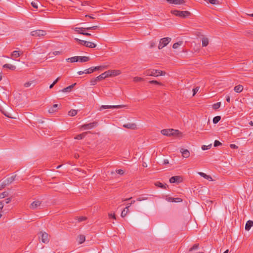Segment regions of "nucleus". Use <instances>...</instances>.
Segmentation results:
<instances>
[{
    "label": "nucleus",
    "mask_w": 253,
    "mask_h": 253,
    "mask_svg": "<svg viewBox=\"0 0 253 253\" xmlns=\"http://www.w3.org/2000/svg\"><path fill=\"white\" fill-rule=\"evenodd\" d=\"M77 110H74V109L70 110L68 112V115L70 116H72V117L75 116V115H77Z\"/></svg>",
    "instance_id": "32"
},
{
    "label": "nucleus",
    "mask_w": 253,
    "mask_h": 253,
    "mask_svg": "<svg viewBox=\"0 0 253 253\" xmlns=\"http://www.w3.org/2000/svg\"><path fill=\"white\" fill-rule=\"evenodd\" d=\"M80 157L79 155L78 154H74V157L76 158V159H78Z\"/></svg>",
    "instance_id": "63"
},
{
    "label": "nucleus",
    "mask_w": 253,
    "mask_h": 253,
    "mask_svg": "<svg viewBox=\"0 0 253 253\" xmlns=\"http://www.w3.org/2000/svg\"><path fill=\"white\" fill-rule=\"evenodd\" d=\"M171 13L181 18H185L190 15L191 13L188 11H179L177 10H171Z\"/></svg>",
    "instance_id": "3"
},
{
    "label": "nucleus",
    "mask_w": 253,
    "mask_h": 253,
    "mask_svg": "<svg viewBox=\"0 0 253 253\" xmlns=\"http://www.w3.org/2000/svg\"><path fill=\"white\" fill-rule=\"evenodd\" d=\"M180 152L182 154V156L184 158H188L190 156V152L187 149H184L181 148L180 149Z\"/></svg>",
    "instance_id": "14"
},
{
    "label": "nucleus",
    "mask_w": 253,
    "mask_h": 253,
    "mask_svg": "<svg viewBox=\"0 0 253 253\" xmlns=\"http://www.w3.org/2000/svg\"><path fill=\"white\" fill-rule=\"evenodd\" d=\"M253 226V221L252 220H249L247 222L245 225V229L247 231H249L251 227Z\"/></svg>",
    "instance_id": "20"
},
{
    "label": "nucleus",
    "mask_w": 253,
    "mask_h": 253,
    "mask_svg": "<svg viewBox=\"0 0 253 253\" xmlns=\"http://www.w3.org/2000/svg\"><path fill=\"white\" fill-rule=\"evenodd\" d=\"M123 126L125 128H130L132 129H135L136 128V125L134 123H128L123 125Z\"/></svg>",
    "instance_id": "15"
},
{
    "label": "nucleus",
    "mask_w": 253,
    "mask_h": 253,
    "mask_svg": "<svg viewBox=\"0 0 253 253\" xmlns=\"http://www.w3.org/2000/svg\"><path fill=\"white\" fill-rule=\"evenodd\" d=\"M220 105H221L220 102H217L213 105L212 108L214 110H217V109H218L220 107Z\"/></svg>",
    "instance_id": "38"
},
{
    "label": "nucleus",
    "mask_w": 253,
    "mask_h": 253,
    "mask_svg": "<svg viewBox=\"0 0 253 253\" xmlns=\"http://www.w3.org/2000/svg\"><path fill=\"white\" fill-rule=\"evenodd\" d=\"M222 144L220 142H219L218 140H215L214 142V146L217 147L218 146L221 145Z\"/></svg>",
    "instance_id": "50"
},
{
    "label": "nucleus",
    "mask_w": 253,
    "mask_h": 253,
    "mask_svg": "<svg viewBox=\"0 0 253 253\" xmlns=\"http://www.w3.org/2000/svg\"><path fill=\"white\" fill-rule=\"evenodd\" d=\"M243 89V86L242 85H238L234 87V90L235 92L237 93H240L242 91Z\"/></svg>",
    "instance_id": "21"
},
{
    "label": "nucleus",
    "mask_w": 253,
    "mask_h": 253,
    "mask_svg": "<svg viewBox=\"0 0 253 253\" xmlns=\"http://www.w3.org/2000/svg\"><path fill=\"white\" fill-rule=\"evenodd\" d=\"M82 35H84V36H91V34L89 33H87V32H82L81 33Z\"/></svg>",
    "instance_id": "56"
},
{
    "label": "nucleus",
    "mask_w": 253,
    "mask_h": 253,
    "mask_svg": "<svg viewBox=\"0 0 253 253\" xmlns=\"http://www.w3.org/2000/svg\"><path fill=\"white\" fill-rule=\"evenodd\" d=\"M133 81L135 82H141L144 81V79L141 77H136L134 78Z\"/></svg>",
    "instance_id": "41"
},
{
    "label": "nucleus",
    "mask_w": 253,
    "mask_h": 253,
    "mask_svg": "<svg viewBox=\"0 0 253 253\" xmlns=\"http://www.w3.org/2000/svg\"><path fill=\"white\" fill-rule=\"evenodd\" d=\"M86 219V217L84 216L80 217L78 219L79 221L82 222L83 221H85Z\"/></svg>",
    "instance_id": "52"
},
{
    "label": "nucleus",
    "mask_w": 253,
    "mask_h": 253,
    "mask_svg": "<svg viewBox=\"0 0 253 253\" xmlns=\"http://www.w3.org/2000/svg\"><path fill=\"white\" fill-rule=\"evenodd\" d=\"M76 84V83L73 84L72 85H69L68 87L63 88L62 90H61V91L63 92H70V91H71L72 89L75 86Z\"/></svg>",
    "instance_id": "18"
},
{
    "label": "nucleus",
    "mask_w": 253,
    "mask_h": 253,
    "mask_svg": "<svg viewBox=\"0 0 253 253\" xmlns=\"http://www.w3.org/2000/svg\"><path fill=\"white\" fill-rule=\"evenodd\" d=\"M209 2L212 4H220V2L218 0H209Z\"/></svg>",
    "instance_id": "39"
},
{
    "label": "nucleus",
    "mask_w": 253,
    "mask_h": 253,
    "mask_svg": "<svg viewBox=\"0 0 253 253\" xmlns=\"http://www.w3.org/2000/svg\"><path fill=\"white\" fill-rule=\"evenodd\" d=\"M166 74L165 72H163L159 70H147L145 71L144 74L146 76L157 77L159 76H164Z\"/></svg>",
    "instance_id": "2"
},
{
    "label": "nucleus",
    "mask_w": 253,
    "mask_h": 253,
    "mask_svg": "<svg viewBox=\"0 0 253 253\" xmlns=\"http://www.w3.org/2000/svg\"><path fill=\"white\" fill-rule=\"evenodd\" d=\"M149 83L151 84H158V85H162V84L161 83L157 81H155V80L150 81L149 82Z\"/></svg>",
    "instance_id": "40"
},
{
    "label": "nucleus",
    "mask_w": 253,
    "mask_h": 253,
    "mask_svg": "<svg viewBox=\"0 0 253 253\" xmlns=\"http://www.w3.org/2000/svg\"><path fill=\"white\" fill-rule=\"evenodd\" d=\"M75 40L76 42H77L79 44L83 45H84V42H85V41L81 40L79 39L78 38H75Z\"/></svg>",
    "instance_id": "45"
},
{
    "label": "nucleus",
    "mask_w": 253,
    "mask_h": 253,
    "mask_svg": "<svg viewBox=\"0 0 253 253\" xmlns=\"http://www.w3.org/2000/svg\"><path fill=\"white\" fill-rule=\"evenodd\" d=\"M166 200L169 202H175L178 203L182 201V199L180 198H172V197H168L166 198Z\"/></svg>",
    "instance_id": "13"
},
{
    "label": "nucleus",
    "mask_w": 253,
    "mask_h": 253,
    "mask_svg": "<svg viewBox=\"0 0 253 253\" xmlns=\"http://www.w3.org/2000/svg\"><path fill=\"white\" fill-rule=\"evenodd\" d=\"M94 72L93 67H90L87 69L84 70L85 74H90Z\"/></svg>",
    "instance_id": "37"
},
{
    "label": "nucleus",
    "mask_w": 253,
    "mask_h": 253,
    "mask_svg": "<svg viewBox=\"0 0 253 253\" xmlns=\"http://www.w3.org/2000/svg\"><path fill=\"white\" fill-rule=\"evenodd\" d=\"M185 3V1L184 0H174L172 4L180 5L183 4Z\"/></svg>",
    "instance_id": "30"
},
{
    "label": "nucleus",
    "mask_w": 253,
    "mask_h": 253,
    "mask_svg": "<svg viewBox=\"0 0 253 253\" xmlns=\"http://www.w3.org/2000/svg\"><path fill=\"white\" fill-rule=\"evenodd\" d=\"M87 133V132H84L82 134H78L75 137V139H78V140L82 139L85 136Z\"/></svg>",
    "instance_id": "25"
},
{
    "label": "nucleus",
    "mask_w": 253,
    "mask_h": 253,
    "mask_svg": "<svg viewBox=\"0 0 253 253\" xmlns=\"http://www.w3.org/2000/svg\"><path fill=\"white\" fill-rule=\"evenodd\" d=\"M78 56H74L72 57L68 58L66 59V61L68 62H78Z\"/></svg>",
    "instance_id": "23"
},
{
    "label": "nucleus",
    "mask_w": 253,
    "mask_h": 253,
    "mask_svg": "<svg viewBox=\"0 0 253 253\" xmlns=\"http://www.w3.org/2000/svg\"><path fill=\"white\" fill-rule=\"evenodd\" d=\"M107 66H99L97 67H93L94 72L96 70H102L105 68H106Z\"/></svg>",
    "instance_id": "35"
},
{
    "label": "nucleus",
    "mask_w": 253,
    "mask_h": 253,
    "mask_svg": "<svg viewBox=\"0 0 253 253\" xmlns=\"http://www.w3.org/2000/svg\"><path fill=\"white\" fill-rule=\"evenodd\" d=\"M8 195V193L7 192H3L0 194V198H3L7 196Z\"/></svg>",
    "instance_id": "42"
},
{
    "label": "nucleus",
    "mask_w": 253,
    "mask_h": 253,
    "mask_svg": "<svg viewBox=\"0 0 253 253\" xmlns=\"http://www.w3.org/2000/svg\"><path fill=\"white\" fill-rule=\"evenodd\" d=\"M60 54H61V52L58 51H55L54 52H53L52 53H49V55H50V57H52L53 55H57Z\"/></svg>",
    "instance_id": "44"
},
{
    "label": "nucleus",
    "mask_w": 253,
    "mask_h": 253,
    "mask_svg": "<svg viewBox=\"0 0 253 253\" xmlns=\"http://www.w3.org/2000/svg\"><path fill=\"white\" fill-rule=\"evenodd\" d=\"M199 248V244H194L192 248L189 249V251H192L193 250H196Z\"/></svg>",
    "instance_id": "43"
},
{
    "label": "nucleus",
    "mask_w": 253,
    "mask_h": 253,
    "mask_svg": "<svg viewBox=\"0 0 253 253\" xmlns=\"http://www.w3.org/2000/svg\"><path fill=\"white\" fill-rule=\"evenodd\" d=\"M155 185L158 187L165 189H167V188L168 187L167 184H163L159 181L155 182Z\"/></svg>",
    "instance_id": "17"
},
{
    "label": "nucleus",
    "mask_w": 253,
    "mask_h": 253,
    "mask_svg": "<svg viewBox=\"0 0 253 253\" xmlns=\"http://www.w3.org/2000/svg\"><path fill=\"white\" fill-rule=\"evenodd\" d=\"M60 77H58L53 82V84H55L59 80Z\"/></svg>",
    "instance_id": "60"
},
{
    "label": "nucleus",
    "mask_w": 253,
    "mask_h": 253,
    "mask_svg": "<svg viewBox=\"0 0 253 253\" xmlns=\"http://www.w3.org/2000/svg\"><path fill=\"white\" fill-rule=\"evenodd\" d=\"M0 111L6 117H7L8 118H12V117H11L10 116H9V114L8 113H7L6 112H5L4 111L2 110H0Z\"/></svg>",
    "instance_id": "47"
},
{
    "label": "nucleus",
    "mask_w": 253,
    "mask_h": 253,
    "mask_svg": "<svg viewBox=\"0 0 253 253\" xmlns=\"http://www.w3.org/2000/svg\"><path fill=\"white\" fill-rule=\"evenodd\" d=\"M78 61L85 62L89 61L90 58L88 56H78Z\"/></svg>",
    "instance_id": "16"
},
{
    "label": "nucleus",
    "mask_w": 253,
    "mask_h": 253,
    "mask_svg": "<svg viewBox=\"0 0 253 253\" xmlns=\"http://www.w3.org/2000/svg\"><path fill=\"white\" fill-rule=\"evenodd\" d=\"M178 131V130L173 129H164L161 130V133L164 135L170 136L175 134Z\"/></svg>",
    "instance_id": "5"
},
{
    "label": "nucleus",
    "mask_w": 253,
    "mask_h": 253,
    "mask_svg": "<svg viewBox=\"0 0 253 253\" xmlns=\"http://www.w3.org/2000/svg\"><path fill=\"white\" fill-rule=\"evenodd\" d=\"M84 45L89 48H94L96 47V44L92 42L85 41Z\"/></svg>",
    "instance_id": "19"
},
{
    "label": "nucleus",
    "mask_w": 253,
    "mask_h": 253,
    "mask_svg": "<svg viewBox=\"0 0 253 253\" xmlns=\"http://www.w3.org/2000/svg\"><path fill=\"white\" fill-rule=\"evenodd\" d=\"M226 100L228 102H229L230 101V97L229 96H227L226 97Z\"/></svg>",
    "instance_id": "62"
},
{
    "label": "nucleus",
    "mask_w": 253,
    "mask_h": 253,
    "mask_svg": "<svg viewBox=\"0 0 253 253\" xmlns=\"http://www.w3.org/2000/svg\"><path fill=\"white\" fill-rule=\"evenodd\" d=\"M16 177V175L11 176L10 177H7L2 182L3 187H5L7 185L10 184L14 180Z\"/></svg>",
    "instance_id": "8"
},
{
    "label": "nucleus",
    "mask_w": 253,
    "mask_h": 253,
    "mask_svg": "<svg viewBox=\"0 0 253 253\" xmlns=\"http://www.w3.org/2000/svg\"><path fill=\"white\" fill-rule=\"evenodd\" d=\"M170 38H164L160 40V42L158 45V48L159 49H162L164 47L167 45V44L171 41Z\"/></svg>",
    "instance_id": "4"
},
{
    "label": "nucleus",
    "mask_w": 253,
    "mask_h": 253,
    "mask_svg": "<svg viewBox=\"0 0 253 253\" xmlns=\"http://www.w3.org/2000/svg\"><path fill=\"white\" fill-rule=\"evenodd\" d=\"M183 43L182 41H179L176 43H174L172 45V48L174 49L177 48L179 46L181 45Z\"/></svg>",
    "instance_id": "28"
},
{
    "label": "nucleus",
    "mask_w": 253,
    "mask_h": 253,
    "mask_svg": "<svg viewBox=\"0 0 253 253\" xmlns=\"http://www.w3.org/2000/svg\"><path fill=\"white\" fill-rule=\"evenodd\" d=\"M117 173L122 175L124 174V171L122 169H118L116 170Z\"/></svg>",
    "instance_id": "54"
},
{
    "label": "nucleus",
    "mask_w": 253,
    "mask_h": 253,
    "mask_svg": "<svg viewBox=\"0 0 253 253\" xmlns=\"http://www.w3.org/2000/svg\"><path fill=\"white\" fill-rule=\"evenodd\" d=\"M108 216L109 218L116 219V216L115 213H109Z\"/></svg>",
    "instance_id": "53"
},
{
    "label": "nucleus",
    "mask_w": 253,
    "mask_h": 253,
    "mask_svg": "<svg viewBox=\"0 0 253 253\" xmlns=\"http://www.w3.org/2000/svg\"><path fill=\"white\" fill-rule=\"evenodd\" d=\"M78 239H79V243L80 244H82L83 243H84L85 241V236L84 235H80L79 237H78Z\"/></svg>",
    "instance_id": "31"
},
{
    "label": "nucleus",
    "mask_w": 253,
    "mask_h": 253,
    "mask_svg": "<svg viewBox=\"0 0 253 253\" xmlns=\"http://www.w3.org/2000/svg\"><path fill=\"white\" fill-rule=\"evenodd\" d=\"M129 206H127L125 209H124V210L122 211L121 213V216L124 217L127 214V212H128V208Z\"/></svg>",
    "instance_id": "26"
},
{
    "label": "nucleus",
    "mask_w": 253,
    "mask_h": 253,
    "mask_svg": "<svg viewBox=\"0 0 253 253\" xmlns=\"http://www.w3.org/2000/svg\"><path fill=\"white\" fill-rule=\"evenodd\" d=\"M22 54V53H21L20 51L15 50L11 53V56L16 58L19 57Z\"/></svg>",
    "instance_id": "24"
},
{
    "label": "nucleus",
    "mask_w": 253,
    "mask_h": 253,
    "mask_svg": "<svg viewBox=\"0 0 253 253\" xmlns=\"http://www.w3.org/2000/svg\"><path fill=\"white\" fill-rule=\"evenodd\" d=\"M169 3L172 4L174 0H166Z\"/></svg>",
    "instance_id": "64"
},
{
    "label": "nucleus",
    "mask_w": 253,
    "mask_h": 253,
    "mask_svg": "<svg viewBox=\"0 0 253 253\" xmlns=\"http://www.w3.org/2000/svg\"><path fill=\"white\" fill-rule=\"evenodd\" d=\"M156 46V42L154 41H151L150 42V46L151 48H153Z\"/></svg>",
    "instance_id": "51"
},
{
    "label": "nucleus",
    "mask_w": 253,
    "mask_h": 253,
    "mask_svg": "<svg viewBox=\"0 0 253 253\" xmlns=\"http://www.w3.org/2000/svg\"><path fill=\"white\" fill-rule=\"evenodd\" d=\"M46 34L45 31L42 30H37L32 31L31 32V35L35 37H40L41 36H44Z\"/></svg>",
    "instance_id": "6"
},
{
    "label": "nucleus",
    "mask_w": 253,
    "mask_h": 253,
    "mask_svg": "<svg viewBox=\"0 0 253 253\" xmlns=\"http://www.w3.org/2000/svg\"><path fill=\"white\" fill-rule=\"evenodd\" d=\"M97 125V122H93L89 124H84L82 126V128L84 129H91L95 126H96Z\"/></svg>",
    "instance_id": "10"
},
{
    "label": "nucleus",
    "mask_w": 253,
    "mask_h": 253,
    "mask_svg": "<svg viewBox=\"0 0 253 253\" xmlns=\"http://www.w3.org/2000/svg\"><path fill=\"white\" fill-rule=\"evenodd\" d=\"M209 44V40L207 38H204L202 39V46H206Z\"/></svg>",
    "instance_id": "27"
},
{
    "label": "nucleus",
    "mask_w": 253,
    "mask_h": 253,
    "mask_svg": "<svg viewBox=\"0 0 253 253\" xmlns=\"http://www.w3.org/2000/svg\"><path fill=\"white\" fill-rule=\"evenodd\" d=\"M31 5H32V6L33 7H34V8H37H37H38V2H36V1H32V2H31Z\"/></svg>",
    "instance_id": "48"
},
{
    "label": "nucleus",
    "mask_w": 253,
    "mask_h": 253,
    "mask_svg": "<svg viewBox=\"0 0 253 253\" xmlns=\"http://www.w3.org/2000/svg\"><path fill=\"white\" fill-rule=\"evenodd\" d=\"M221 119V117L219 116H217L214 117L213 119V123L214 124H217Z\"/></svg>",
    "instance_id": "36"
},
{
    "label": "nucleus",
    "mask_w": 253,
    "mask_h": 253,
    "mask_svg": "<svg viewBox=\"0 0 253 253\" xmlns=\"http://www.w3.org/2000/svg\"><path fill=\"white\" fill-rule=\"evenodd\" d=\"M199 174L201 175V176L204 177L206 179H209V178L211 179V176L207 175L206 173L200 172H199Z\"/></svg>",
    "instance_id": "33"
},
{
    "label": "nucleus",
    "mask_w": 253,
    "mask_h": 253,
    "mask_svg": "<svg viewBox=\"0 0 253 253\" xmlns=\"http://www.w3.org/2000/svg\"><path fill=\"white\" fill-rule=\"evenodd\" d=\"M58 107V104H54L52 108H50L48 110L49 113H53L54 112H55L56 110L54 109L57 108Z\"/></svg>",
    "instance_id": "34"
},
{
    "label": "nucleus",
    "mask_w": 253,
    "mask_h": 253,
    "mask_svg": "<svg viewBox=\"0 0 253 253\" xmlns=\"http://www.w3.org/2000/svg\"><path fill=\"white\" fill-rule=\"evenodd\" d=\"M230 147L232 149H237L238 147L235 144H230Z\"/></svg>",
    "instance_id": "58"
},
{
    "label": "nucleus",
    "mask_w": 253,
    "mask_h": 253,
    "mask_svg": "<svg viewBox=\"0 0 253 253\" xmlns=\"http://www.w3.org/2000/svg\"><path fill=\"white\" fill-rule=\"evenodd\" d=\"M11 198H7V199H6L5 200V203L6 204H8V203H9L11 202Z\"/></svg>",
    "instance_id": "57"
},
{
    "label": "nucleus",
    "mask_w": 253,
    "mask_h": 253,
    "mask_svg": "<svg viewBox=\"0 0 253 253\" xmlns=\"http://www.w3.org/2000/svg\"><path fill=\"white\" fill-rule=\"evenodd\" d=\"M125 105H102L99 109L100 111L106 109H119L125 107Z\"/></svg>",
    "instance_id": "7"
},
{
    "label": "nucleus",
    "mask_w": 253,
    "mask_h": 253,
    "mask_svg": "<svg viewBox=\"0 0 253 253\" xmlns=\"http://www.w3.org/2000/svg\"><path fill=\"white\" fill-rule=\"evenodd\" d=\"M31 84H32V83L31 82H28L25 83L24 84V86L26 87H27L30 86Z\"/></svg>",
    "instance_id": "55"
},
{
    "label": "nucleus",
    "mask_w": 253,
    "mask_h": 253,
    "mask_svg": "<svg viewBox=\"0 0 253 253\" xmlns=\"http://www.w3.org/2000/svg\"><path fill=\"white\" fill-rule=\"evenodd\" d=\"M41 240L44 243H47L49 241L48 235L46 233L41 232Z\"/></svg>",
    "instance_id": "12"
},
{
    "label": "nucleus",
    "mask_w": 253,
    "mask_h": 253,
    "mask_svg": "<svg viewBox=\"0 0 253 253\" xmlns=\"http://www.w3.org/2000/svg\"><path fill=\"white\" fill-rule=\"evenodd\" d=\"M121 74V72L119 70H109L100 75L98 76L95 78H93L90 80L91 85H94L96 84L97 82L100 81L106 78L109 77H115Z\"/></svg>",
    "instance_id": "1"
},
{
    "label": "nucleus",
    "mask_w": 253,
    "mask_h": 253,
    "mask_svg": "<svg viewBox=\"0 0 253 253\" xmlns=\"http://www.w3.org/2000/svg\"><path fill=\"white\" fill-rule=\"evenodd\" d=\"M98 27H99L98 26H93L91 27V28L92 29V30H96V29H98Z\"/></svg>",
    "instance_id": "61"
},
{
    "label": "nucleus",
    "mask_w": 253,
    "mask_h": 253,
    "mask_svg": "<svg viewBox=\"0 0 253 253\" xmlns=\"http://www.w3.org/2000/svg\"><path fill=\"white\" fill-rule=\"evenodd\" d=\"M3 201H0V210H1L3 207Z\"/></svg>",
    "instance_id": "59"
},
{
    "label": "nucleus",
    "mask_w": 253,
    "mask_h": 253,
    "mask_svg": "<svg viewBox=\"0 0 253 253\" xmlns=\"http://www.w3.org/2000/svg\"><path fill=\"white\" fill-rule=\"evenodd\" d=\"M42 204V202L39 200H36L32 203L30 206V208L32 210L37 209Z\"/></svg>",
    "instance_id": "11"
},
{
    "label": "nucleus",
    "mask_w": 253,
    "mask_h": 253,
    "mask_svg": "<svg viewBox=\"0 0 253 253\" xmlns=\"http://www.w3.org/2000/svg\"><path fill=\"white\" fill-rule=\"evenodd\" d=\"M182 181V178L180 176H172L169 179V182L171 183H180Z\"/></svg>",
    "instance_id": "9"
},
{
    "label": "nucleus",
    "mask_w": 253,
    "mask_h": 253,
    "mask_svg": "<svg viewBox=\"0 0 253 253\" xmlns=\"http://www.w3.org/2000/svg\"><path fill=\"white\" fill-rule=\"evenodd\" d=\"M199 88H200V87L199 86H197L193 89V96H194L196 94V93L198 91Z\"/></svg>",
    "instance_id": "49"
},
{
    "label": "nucleus",
    "mask_w": 253,
    "mask_h": 253,
    "mask_svg": "<svg viewBox=\"0 0 253 253\" xmlns=\"http://www.w3.org/2000/svg\"><path fill=\"white\" fill-rule=\"evenodd\" d=\"M3 68H8L11 70L14 71L16 69V67L14 65L9 64H5L3 65Z\"/></svg>",
    "instance_id": "22"
},
{
    "label": "nucleus",
    "mask_w": 253,
    "mask_h": 253,
    "mask_svg": "<svg viewBox=\"0 0 253 253\" xmlns=\"http://www.w3.org/2000/svg\"><path fill=\"white\" fill-rule=\"evenodd\" d=\"M211 146V144L209 145L208 146L203 145L202 147V149L203 150H206L210 149Z\"/></svg>",
    "instance_id": "46"
},
{
    "label": "nucleus",
    "mask_w": 253,
    "mask_h": 253,
    "mask_svg": "<svg viewBox=\"0 0 253 253\" xmlns=\"http://www.w3.org/2000/svg\"><path fill=\"white\" fill-rule=\"evenodd\" d=\"M74 31L77 32L78 34H81V33L84 32L85 31V29H84V28L76 27L74 29Z\"/></svg>",
    "instance_id": "29"
}]
</instances>
